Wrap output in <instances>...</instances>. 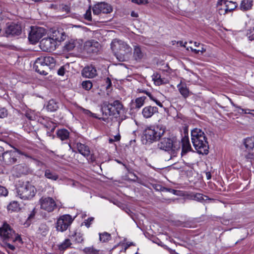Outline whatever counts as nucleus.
I'll return each mask as SVG.
<instances>
[{
	"mask_svg": "<svg viewBox=\"0 0 254 254\" xmlns=\"http://www.w3.org/2000/svg\"><path fill=\"white\" fill-rule=\"evenodd\" d=\"M75 241L77 243H81L83 241V235L80 233L75 232L74 233Z\"/></svg>",
	"mask_w": 254,
	"mask_h": 254,
	"instance_id": "37998d69",
	"label": "nucleus"
},
{
	"mask_svg": "<svg viewBox=\"0 0 254 254\" xmlns=\"http://www.w3.org/2000/svg\"><path fill=\"white\" fill-rule=\"evenodd\" d=\"M157 112L158 108L156 107L148 106L143 109L142 114L145 118L147 119L151 117L155 113Z\"/></svg>",
	"mask_w": 254,
	"mask_h": 254,
	"instance_id": "412c9836",
	"label": "nucleus"
},
{
	"mask_svg": "<svg viewBox=\"0 0 254 254\" xmlns=\"http://www.w3.org/2000/svg\"><path fill=\"white\" fill-rule=\"evenodd\" d=\"M218 3L221 7L219 9V13L220 14H225L228 12L234 10L237 6L236 1L232 0H220Z\"/></svg>",
	"mask_w": 254,
	"mask_h": 254,
	"instance_id": "9b49d317",
	"label": "nucleus"
},
{
	"mask_svg": "<svg viewBox=\"0 0 254 254\" xmlns=\"http://www.w3.org/2000/svg\"><path fill=\"white\" fill-rule=\"evenodd\" d=\"M22 31L21 24L19 23L12 22L7 23L5 29L7 36H15L20 35Z\"/></svg>",
	"mask_w": 254,
	"mask_h": 254,
	"instance_id": "2eb2a0df",
	"label": "nucleus"
},
{
	"mask_svg": "<svg viewBox=\"0 0 254 254\" xmlns=\"http://www.w3.org/2000/svg\"><path fill=\"white\" fill-rule=\"evenodd\" d=\"M84 18L89 21H91L92 20L90 7L86 10V13L84 14Z\"/></svg>",
	"mask_w": 254,
	"mask_h": 254,
	"instance_id": "c03bdc74",
	"label": "nucleus"
},
{
	"mask_svg": "<svg viewBox=\"0 0 254 254\" xmlns=\"http://www.w3.org/2000/svg\"><path fill=\"white\" fill-rule=\"evenodd\" d=\"M37 192L35 187L29 182L23 183L17 188V195L22 199L30 200Z\"/></svg>",
	"mask_w": 254,
	"mask_h": 254,
	"instance_id": "423d86ee",
	"label": "nucleus"
},
{
	"mask_svg": "<svg viewBox=\"0 0 254 254\" xmlns=\"http://www.w3.org/2000/svg\"><path fill=\"white\" fill-rule=\"evenodd\" d=\"M144 54L141 51L140 48L138 46H135L134 48L133 56L135 60H140L143 57Z\"/></svg>",
	"mask_w": 254,
	"mask_h": 254,
	"instance_id": "cd10ccee",
	"label": "nucleus"
},
{
	"mask_svg": "<svg viewBox=\"0 0 254 254\" xmlns=\"http://www.w3.org/2000/svg\"><path fill=\"white\" fill-rule=\"evenodd\" d=\"M89 162H93L95 161V158L93 154H91L90 153V156L86 158Z\"/></svg>",
	"mask_w": 254,
	"mask_h": 254,
	"instance_id": "4d7b16f0",
	"label": "nucleus"
},
{
	"mask_svg": "<svg viewBox=\"0 0 254 254\" xmlns=\"http://www.w3.org/2000/svg\"><path fill=\"white\" fill-rule=\"evenodd\" d=\"M239 109H240L242 112L243 113L244 112L245 114H250L252 115L254 114V110H250V109H246L244 110L243 109L241 108L240 107H237Z\"/></svg>",
	"mask_w": 254,
	"mask_h": 254,
	"instance_id": "603ef678",
	"label": "nucleus"
},
{
	"mask_svg": "<svg viewBox=\"0 0 254 254\" xmlns=\"http://www.w3.org/2000/svg\"><path fill=\"white\" fill-rule=\"evenodd\" d=\"M152 79L155 85L158 86L166 84L168 82L167 79L162 78L161 75L157 73L153 74Z\"/></svg>",
	"mask_w": 254,
	"mask_h": 254,
	"instance_id": "b1692460",
	"label": "nucleus"
},
{
	"mask_svg": "<svg viewBox=\"0 0 254 254\" xmlns=\"http://www.w3.org/2000/svg\"><path fill=\"white\" fill-rule=\"evenodd\" d=\"M123 108L122 104L119 100H115L110 103H104L101 109L103 113H105L106 115L114 116L117 118Z\"/></svg>",
	"mask_w": 254,
	"mask_h": 254,
	"instance_id": "6e6552de",
	"label": "nucleus"
},
{
	"mask_svg": "<svg viewBox=\"0 0 254 254\" xmlns=\"http://www.w3.org/2000/svg\"><path fill=\"white\" fill-rule=\"evenodd\" d=\"M73 219L69 215L66 214L61 216L57 222V229L61 232L65 231L71 224Z\"/></svg>",
	"mask_w": 254,
	"mask_h": 254,
	"instance_id": "ddd939ff",
	"label": "nucleus"
},
{
	"mask_svg": "<svg viewBox=\"0 0 254 254\" xmlns=\"http://www.w3.org/2000/svg\"><path fill=\"white\" fill-rule=\"evenodd\" d=\"M158 148L165 151H171L172 156H175L180 150V142L173 140L170 138L164 137L161 139L158 143Z\"/></svg>",
	"mask_w": 254,
	"mask_h": 254,
	"instance_id": "0eeeda50",
	"label": "nucleus"
},
{
	"mask_svg": "<svg viewBox=\"0 0 254 254\" xmlns=\"http://www.w3.org/2000/svg\"><path fill=\"white\" fill-rule=\"evenodd\" d=\"M146 97L142 96L136 98L135 100V108H140L144 104V102Z\"/></svg>",
	"mask_w": 254,
	"mask_h": 254,
	"instance_id": "72a5a7b5",
	"label": "nucleus"
},
{
	"mask_svg": "<svg viewBox=\"0 0 254 254\" xmlns=\"http://www.w3.org/2000/svg\"><path fill=\"white\" fill-rule=\"evenodd\" d=\"M105 82L107 85L106 88L109 89L112 85L111 80L109 77H107L105 79Z\"/></svg>",
	"mask_w": 254,
	"mask_h": 254,
	"instance_id": "6e6d98bb",
	"label": "nucleus"
},
{
	"mask_svg": "<svg viewBox=\"0 0 254 254\" xmlns=\"http://www.w3.org/2000/svg\"><path fill=\"white\" fill-rule=\"evenodd\" d=\"M7 209L11 211H17L20 209L19 205L17 201H13L7 206Z\"/></svg>",
	"mask_w": 254,
	"mask_h": 254,
	"instance_id": "2f4dec72",
	"label": "nucleus"
},
{
	"mask_svg": "<svg viewBox=\"0 0 254 254\" xmlns=\"http://www.w3.org/2000/svg\"><path fill=\"white\" fill-rule=\"evenodd\" d=\"M191 50L192 52H193L195 54H198L199 53V50L196 49H193L191 48Z\"/></svg>",
	"mask_w": 254,
	"mask_h": 254,
	"instance_id": "338daca9",
	"label": "nucleus"
},
{
	"mask_svg": "<svg viewBox=\"0 0 254 254\" xmlns=\"http://www.w3.org/2000/svg\"><path fill=\"white\" fill-rule=\"evenodd\" d=\"M144 92L148 96V97L151 100L154 101L158 106H159L160 107H163L162 104L159 101L156 99L150 93L147 91H144Z\"/></svg>",
	"mask_w": 254,
	"mask_h": 254,
	"instance_id": "79ce46f5",
	"label": "nucleus"
},
{
	"mask_svg": "<svg viewBox=\"0 0 254 254\" xmlns=\"http://www.w3.org/2000/svg\"><path fill=\"white\" fill-rule=\"evenodd\" d=\"M0 238L2 242H21L20 236L6 223H4L0 227Z\"/></svg>",
	"mask_w": 254,
	"mask_h": 254,
	"instance_id": "39448f33",
	"label": "nucleus"
},
{
	"mask_svg": "<svg viewBox=\"0 0 254 254\" xmlns=\"http://www.w3.org/2000/svg\"><path fill=\"white\" fill-rule=\"evenodd\" d=\"M92 83L90 80L83 81L82 82L83 88L86 90H89L92 87Z\"/></svg>",
	"mask_w": 254,
	"mask_h": 254,
	"instance_id": "58836bf2",
	"label": "nucleus"
},
{
	"mask_svg": "<svg viewBox=\"0 0 254 254\" xmlns=\"http://www.w3.org/2000/svg\"><path fill=\"white\" fill-rule=\"evenodd\" d=\"M57 134L62 140H66L69 137V132L66 129H61L58 130Z\"/></svg>",
	"mask_w": 254,
	"mask_h": 254,
	"instance_id": "a878e982",
	"label": "nucleus"
},
{
	"mask_svg": "<svg viewBox=\"0 0 254 254\" xmlns=\"http://www.w3.org/2000/svg\"><path fill=\"white\" fill-rule=\"evenodd\" d=\"M76 147L78 152L85 157L88 158L90 156V150L89 147L87 145L78 142L76 143Z\"/></svg>",
	"mask_w": 254,
	"mask_h": 254,
	"instance_id": "4be33fe9",
	"label": "nucleus"
},
{
	"mask_svg": "<svg viewBox=\"0 0 254 254\" xmlns=\"http://www.w3.org/2000/svg\"><path fill=\"white\" fill-rule=\"evenodd\" d=\"M82 75L87 78H93L97 75V70L94 66H88L83 69Z\"/></svg>",
	"mask_w": 254,
	"mask_h": 254,
	"instance_id": "6ab92c4d",
	"label": "nucleus"
},
{
	"mask_svg": "<svg viewBox=\"0 0 254 254\" xmlns=\"http://www.w3.org/2000/svg\"><path fill=\"white\" fill-rule=\"evenodd\" d=\"M131 16L134 17H137L138 15L137 13L135 12L134 11H132L131 12Z\"/></svg>",
	"mask_w": 254,
	"mask_h": 254,
	"instance_id": "680f3d73",
	"label": "nucleus"
},
{
	"mask_svg": "<svg viewBox=\"0 0 254 254\" xmlns=\"http://www.w3.org/2000/svg\"><path fill=\"white\" fill-rule=\"evenodd\" d=\"M245 147L248 149H252L254 147V141L252 138H247L244 140Z\"/></svg>",
	"mask_w": 254,
	"mask_h": 254,
	"instance_id": "473e14b6",
	"label": "nucleus"
},
{
	"mask_svg": "<svg viewBox=\"0 0 254 254\" xmlns=\"http://www.w3.org/2000/svg\"><path fill=\"white\" fill-rule=\"evenodd\" d=\"M7 110L4 108L0 107V118H5L7 116Z\"/></svg>",
	"mask_w": 254,
	"mask_h": 254,
	"instance_id": "a18cd8bd",
	"label": "nucleus"
},
{
	"mask_svg": "<svg viewBox=\"0 0 254 254\" xmlns=\"http://www.w3.org/2000/svg\"><path fill=\"white\" fill-rule=\"evenodd\" d=\"M248 38L250 40H254V28L250 30L248 34Z\"/></svg>",
	"mask_w": 254,
	"mask_h": 254,
	"instance_id": "3c124183",
	"label": "nucleus"
},
{
	"mask_svg": "<svg viewBox=\"0 0 254 254\" xmlns=\"http://www.w3.org/2000/svg\"><path fill=\"white\" fill-rule=\"evenodd\" d=\"M41 49L45 52H51L56 47L55 41L51 37L43 39L40 42Z\"/></svg>",
	"mask_w": 254,
	"mask_h": 254,
	"instance_id": "dca6fc26",
	"label": "nucleus"
},
{
	"mask_svg": "<svg viewBox=\"0 0 254 254\" xmlns=\"http://www.w3.org/2000/svg\"><path fill=\"white\" fill-rule=\"evenodd\" d=\"M58 108V104L54 100H51L49 101L47 106V109L49 111L54 112L56 111Z\"/></svg>",
	"mask_w": 254,
	"mask_h": 254,
	"instance_id": "7c9ffc66",
	"label": "nucleus"
},
{
	"mask_svg": "<svg viewBox=\"0 0 254 254\" xmlns=\"http://www.w3.org/2000/svg\"><path fill=\"white\" fill-rule=\"evenodd\" d=\"M94 15H98L101 13L108 14L113 11L112 6L105 2H98L92 8Z\"/></svg>",
	"mask_w": 254,
	"mask_h": 254,
	"instance_id": "4468645a",
	"label": "nucleus"
},
{
	"mask_svg": "<svg viewBox=\"0 0 254 254\" xmlns=\"http://www.w3.org/2000/svg\"><path fill=\"white\" fill-rule=\"evenodd\" d=\"M177 87L180 93L184 98H187L190 96V91L185 84L180 83L177 85Z\"/></svg>",
	"mask_w": 254,
	"mask_h": 254,
	"instance_id": "5701e85b",
	"label": "nucleus"
},
{
	"mask_svg": "<svg viewBox=\"0 0 254 254\" xmlns=\"http://www.w3.org/2000/svg\"><path fill=\"white\" fill-rule=\"evenodd\" d=\"M206 177H207V179L208 180L210 179L211 177V174L209 172H207L206 173Z\"/></svg>",
	"mask_w": 254,
	"mask_h": 254,
	"instance_id": "69168bd1",
	"label": "nucleus"
},
{
	"mask_svg": "<svg viewBox=\"0 0 254 254\" xmlns=\"http://www.w3.org/2000/svg\"><path fill=\"white\" fill-rule=\"evenodd\" d=\"M120 138H121V136L120 135V134H118V135L114 136L113 139L115 141H118L120 140Z\"/></svg>",
	"mask_w": 254,
	"mask_h": 254,
	"instance_id": "052dcab7",
	"label": "nucleus"
},
{
	"mask_svg": "<svg viewBox=\"0 0 254 254\" xmlns=\"http://www.w3.org/2000/svg\"><path fill=\"white\" fill-rule=\"evenodd\" d=\"M3 153V148L0 146V160H1V155H2V153Z\"/></svg>",
	"mask_w": 254,
	"mask_h": 254,
	"instance_id": "0e129e2a",
	"label": "nucleus"
},
{
	"mask_svg": "<svg viewBox=\"0 0 254 254\" xmlns=\"http://www.w3.org/2000/svg\"><path fill=\"white\" fill-rule=\"evenodd\" d=\"M166 127L162 125L151 126L147 127L144 131L143 143H152L159 139L163 135Z\"/></svg>",
	"mask_w": 254,
	"mask_h": 254,
	"instance_id": "20e7f679",
	"label": "nucleus"
},
{
	"mask_svg": "<svg viewBox=\"0 0 254 254\" xmlns=\"http://www.w3.org/2000/svg\"><path fill=\"white\" fill-rule=\"evenodd\" d=\"M46 34L45 29L42 27H31L28 35L29 41L32 44L37 43Z\"/></svg>",
	"mask_w": 254,
	"mask_h": 254,
	"instance_id": "9d476101",
	"label": "nucleus"
},
{
	"mask_svg": "<svg viewBox=\"0 0 254 254\" xmlns=\"http://www.w3.org/2000/svg\"><path fill=\"white\" fill-rule=\"evenodd\" d=\"M182 150V155H185L188 152L191 151L192 148L190 143L189 138L188 136H184L181 140Z\"/></svg>",
	"mask_w": 254,
	"mask_h": 254,
	"instance_id": "aec40b11",
	"label": "nucleus"
},
{
	"mask_svg": "<svg viewBox=\"0 0 254 254\" xmlns=\"http://www.w3.org/2000/svg\"><path fill=\"white\" fill-rule=\"evenodd\" d=\"M83 251L86 254H98V251L93 247L85 248Z\"/></svg>",
	"mask_w": 254,
	"mask_h": 254,
	"instance_id": "4c0bfd02",
	"label": "nucleus"
},
{
	"mask_svg": "<svg viewBox=\"0 0 254 254\" xmlns=\"http://www.w3.org/2000/svg\"><path fill=\"white\" fill-rule=\"evenodd\" d=\"M71 245L70 240L66 239L63 243L58 245V248L61 251H64L69 248Z\"/></svg>",
	"mask_w": 254,
	"mask_h": 254,
	"instance_id": "c85d7f7f",
	"label": "nucleus"
},
{
	"mask_svg": "<svg viewBox=\"0 0 254 254\" xmlns=\"http://www.w3.org/2000/svg\"><path fill=\"white\" fill-rule=\"evenodd\" d=\"M94 220L93 217H90L88 218L87 220H85L84 222L85 225L87 227L89 228L90 226V224L92 222V221Z\"/></svg>",
	"mask_w": 254,
	"mask_h": 254,
	"instance_id": "8fccbe9b",
	"label": "nucleus"
},
{
	"mask_svg": "<svg viewBox=\"0 0 254 254\" xmlns=\"http://www.w3.org/2000/svg\"><path fill=\"white\" fill-rule=\"evenodd\" d=\"M191 142L197 153L207 154L208 153V144L205 135L200 129L195 128L191 132Z\"/></svg>",
	"mask_w": 254,
	"mask_h": 254,
	"instance_id": "f03ea898",
	"label": "nucleus"
},
{
	"mask_svg": "<svg viewBox=\"0 0 254 254\" xmlns=\"http://www.w3.org/2000/svg\"><path fill=\"white\" fill-rule=\"evenodd\" d=\"M55 64L56 60L53 57L41 56L36 60L34 67L37 72L46 75L55 66Z\"/></svg>",
	"mask_w": 254,
	"mask_h": 254,
	"instance_id": "7ed1b4c3",
	"label": "nucleus"
},
{
	"mask_svg": "<svg viewBox=\"0 0 254 254\" xmlns=\"http://www.w3.org/2000/svg\"><path fill=\"white\" fill-rule=\"evenodd\" d=\"M67 36L66 32L61 27L53 29L51 34V37L55 42L56 41L61 42L65 40Z\"/></svg>",
	"mask_w": 254,
	"mask_h": 254,
	"instance_id": "f3484780",
	"label": "nucleus"
},
{
	"mask_svg": "<svg viewBox=\"0 0 254 254\" xmlns=\"http://www.w3.org/2000/svg\"><path fill=\"white\" fill-rule=\"evenodd\" d=\"M245 159L248 162H252V160H254V154L251 152H248L245 155Z\"/></svg>",
	"mask_w": 254,
	"mask_h": 254,
	"instance_id": "49530a36",
	"label": "nucleus"
},
{
	"mask_svg": "<svg viewBox=\"0 0 254 254\" xmlns=\"http://www.w3.org/2000/svg\"><path fill=\"white\" fill-rule=\"evenodd\" d=\"M83 112L85 114H86L87 115H89L90 116H93V114L90 111L88 110H85V109H84L83 110Z\"/></svg>",
	"mask_w": 254,
	"mask_h": 254,
	"instance_id": "bf43d9fd",
	"label": "nucleus"
},
{
	"mask_svg": "<svg viewBox=\"0 0 254 254\" xmlns=\"http://www.w3.org/2000/svg\"><path fill=\"white\" fill-rule=\"evenodd\" d=\"M111 48L114 55L120 62L127 61L132 54V48L126 42L114 39L111 44Z\"/></svg>",
	"mask_w": 254,
	"mask_h": 254,
	"instance_id": "f257e3e1",
	"label": "nucleus"
},
{
	"mask_svg": "<svg viewBox=\"0 0 254 254\" xmlns=\"http://www.w3.org/2000/svg\"><path fill=\"white\" fill-rule=\"evenodd\" d=\"M153 187L156 190H160L161 191H165V188L159 185H155Z\"/></svg>",
	"mask_w": 254,
	"mask_h": 254,
	"instance_id": "864d4df0",
	"label": "nucleus"
},
{
	"mask_svg": "<svg viewBox=\"0 0 254 254\" xmlns=\"http://www.w3.org/2000/svg\"><path fill=\"white\" fill-rule=\"evenodd\" d=\"M131 1L139 5L146 4L148 3V0H131Z\"/></svg>",
	"mask_w": 254,
	"mask_h": 254,
	"instance_id": "09e8293b",
	"label": "nucleus"
},
{
	"mask_svg": "<svg viewBox=\"0 0 254 254\" xmlns=\"http://www.w3.org/2000/svg\"><path fill=\"white\" fill-rule=\"evenodd\" d=\"M19 154L17 150L7 151L2 153L1 158L4 164L12 165L17 162Z\"/></svg>",
	"mask_w": 254,
	"mask_h": 254,
	"instance_id": "1a4fd4ad",
	"label": "nucleus"
},
{
	"mask_svg": "<svg viewBox=\"0 0 254 254\" xmlns=\"http://www.w3.org/2000/svg\"><path fill=\"white\" fill-rule=\"evenodd\" d=\"M199 50V52H201V53H203L204 52H205L206 51V50L205 49H204V48L202 47L201 49L200 50Z\"/></svg>",
	"mask_w": 254,
	"mask_h": 254,
	"instance_id": "774afa93",
	"label": "nucleus"
},
{
	"mask_svg": "<svg viewBox=\"0 0 254 254\" xmlns=\"http://www.w3.org/2000/svg\"><path fill=\"white\" fill-rule=\"evenodd\" d=\"M65 69L64 66H61L58 70V74L59 75L63 76L64 74Z\"/></svg>",
	"mask_w": 254,
	"mask_h": 254,
	"instance_id": "5fc2aeb1",
	"label": "nucleus"
},
{
	"mask_svg": "<svg viewBox=\"0 0 254 254\" xmlns=\"http://www.w3.org/2000/svg\"><path fill=\"white\" fill-rule=\"evenodd\" d=\"M38 231L42 235L45 236L48 233L49 228L46 224H41L39 227Z\"/></svg>",
	"mask_w": 254,
	"mask_h": 254,
	"instance_id": "f704fd0d",
	"label": "nucleus"
},
{
	"mask_svg": "<svg viewBox=\"0 0 254 254\" xmlns=\"http://www.w3.org/2000/svg\"><path fill=\"white\" fill-rule=\"evenodd\" d=\"M144 92L148 96V97L151 100L154 101L158 106H159L160 107H163L162 104L159 101L156 99L150 93L147 91H144Z\"/></svg>",
	"mask_w": 254,
	"mask_h": 254,
	"instance_id": "a19ab883",
	"label": "nucleus"
},
{
	"mask_svg": "<svg viewBox=\"0 0 254 254\" xmlns=\"http://www.w3.org/2000/svg\"><path fill=\"white\" fill-rule=\"evenodd\" d=\"M191 197H193V199L197 200L198 201H201L203 200H206L208 199V198L206 195H203L201 193H196L195 194H193L191 195Z\"/></svg>",
	"mask_w": 254,
	"mask_h": 254,
	"instance_id": "c9c22d12",
	"label": "nucleus"
},
{
	"mask_svg": "<svg viewBox=\"0 0 254 254\" xmlns=\"http://www.w3.org/2000/svg\"><path fill=\"white\" fill-rule=\"evenodd\" d=\"M165 191L170 192L173 194H176V190L172 189H168L165 188Z\"/></svg>",
	"mask_w": 254,
	"mask_h": 254,
	"instance_id": "13d9d810",
	"label": "nucleus"
},
{
	"mask_svg": "<svg viewBox=\"0 0 254 254\" xmlns=\"http://www.w3.org/2000/svg\"><path fill=\"white\" fill-rule=\"evenodd\" d=\"M99 239L102 242H106L109 241L111 238V235L107 232H104L103 233L99 234Z\"/></svg>",
	"mask_w": 254,
	"mask_h": 254,
	"instance_id": "e433bc0d",
	"label": "nucleus"
},
{
	"mask_svg": "<svg viewBox=\"0 0 254 254\" xmlns=\"http://www.w3.org/2000/svg\"><path fill=\"white\" fill-rule=\"evenodd\" d=\"M76 42L74 40L71 39L67 41L64 46V50L67 51L72 50L75 47Z\"/></svg>",
	"mask_w": 254,
	"mask_h": 254,
	"instance_id": "c756f323",
	"label": "nucleus"
},
{
	"mask_svg": "<svg viewBox=\"0 0 254 254\" xmlns=\"http://www.w3.org/2000/svg\"><path fill=\"white\" fill-rule=\"evenodd\" d=\"M39 201L41 208L48 212H53L57 208L55 200L51 197H42Z\"/></svg>",
	"mask_w": 254,
	"mask_h": 254,
	"instance_id": "f8f14e48",
	"label": "nucleus"
},
{
	"mask_svg": "<svg viewBox=\"0 0 254 254\" xmlns=\"http://www.w3.org/2000/svg\"><path fill=\"white\" fill-rule=\"evenodd\" d=\"M100 44L95 41H88L84 45V50L88 54H96L99 51Z\"/></svg>",
	"mask_w": 254,
	"mask_h": 254,
	"instance_id": "a211bd4d",
	"label": "nucleus"
},
{
	"mask_svg": "<svg viewBox=\"0 0 254 254\" xmlns=\"http://www.w3.org/2000/svg\"><path fill=\"white\" fill-rule=\"evenodd\" d=\"M8 194V191L7 189L2 186H0V196H6Z\"/></svg>",
	"mask_w": 254,
	"mask_h": 254,
	"instance_id": "de8ad7c7",
	"label": "nucleus"
},
{
	"mask_svg": "<svg viewBox=\"0 0 254 254\" xmlns=\"http://www.w3.org/2000/svg\"><path fill=\"white\" fill-rule=\"evenodd\" d=\"M44 176L46 178L52 181H57L59 179V175L57 173L48 169L45 170Z\"/></svg>",
	"mask_w": 254,
	"mask_h": 254,
	"instance_id": "393cba45",
	"label": "nucleus"
},
{
	"mask_svg": "<svg viewBox=\"0 0 254 254\" xmlns=\"http://www.w3.org/2000/svg\"><path fill=\"white\" fill-rule=\"evenodd\" d=\"M35 212L34 211V209L33 210V211L31 212V213L30 214V216H29L28 218L29 219H30V218H32L34 217V215H35Z\"/></svg>",
	"mask_w": 254,
	"mask_h": 254,
	"instance_id": "e2e57ef3",
	"label": "nucleus"
},
{
	"mask_svg": "<svg viewBox=\"0 0 254 254\" xmlns=\"http://www.w3.org/2000/svg\"><path fill=\"white\" fill-rule=\"evenodd\" d=\"M3 244L2 245L5 249H9L12 251H14L15 249V247L14 245L11 243H13L12 242H2Z\"/></svg>",
	"mask_w": 254,
	"mask_h": 254,
	"instance_id": "ea45409f",
	"label": "nucleus"
},
{
	"mask_svg": "<svg viewBox=\"0 0 254 254\" xmlns=\"http://www.w3.org/2000/svg\"><path fill=\"white\" fill-rule=\"evenodd\" d=\"M253 6V0H243L242 1L240 7L243 10H248L252 8Z\"/></svg>",
	"mask_w": 254,
	"mask_h": 254,
	"instance_id": "bb28decb",
	"label": "nucleus"
}]
</instances>
